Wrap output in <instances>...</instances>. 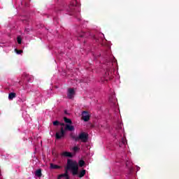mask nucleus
<instances>
[{
    "label": "nucleus",
    "mask_w": 179,
    "mask_h": 179,
    "mask_svg": "<svg viewBox=\"0 0 179 179\" xmlns=\"http://www.w3.org/2000/svg\"><path fill=\"white\" fill-rule=\"evenodd\" d=\"M77 4L78 1H76V0H73L69 6L68 12L69 15L71 16H76L77 10L79 11V8L76 6Z\"/></svg>",
    "instance_id": "obj_3"
},
{
    "label": "nucleus",
    "mask_w": 179,
    "mask_h": 179,
    "mask_svg": "<svg viewBox=\"0 0 179 179\" xmlns=\"http://www.w3.org/2000/svg\"><path fill=\"white\" fill-rule=\"evenodd\" d=\"M113 70L110 69H107L105 73L106 80H111V79H113Z\"/></svg>",
    "instance_id": "obj_5"
},
{
    "label": "nucleus",
    "mask_w": 179,
    "mask_h": 179,
    "mask_svg": "<svg viewBox=\"0 0 179 179\" xmlns=\"http://www.w3.org/2000/svg\"><path fill=\"white\" fill-rule=\"evenodd\" d=\"M79 149V148H78V147H76V146H75V147H73V150L74 151V152H78V150Z\"/></svg>",
    "instance_id": "obj_18"
},
{
    "label": "nucleus",
    "mask_w": 179,
    "mask_h": 179,
    "mask_svg": "<svg viewBox=\"0 0 179 179\" xmlns=\"http://www.w3.org/2000/svg\"><path fill=\"white\" fill-rule=\"evenodd\" d=\"M59 122L58 121V120H56V121H55V122H53V125L55 126V127H58V125H59Z\"/></svg>",
    "instance_id": "obj_17"
},
{
    "label": "nucleus",
    "mask_w": 179,
    "mask_h": 179,
    "mask_svg": "<svg viewBox=\"0 0 179 179\" xmlns=\"http://www.w3.org/2000/svg\"><path fill=\"white\" fill-rule=\"evenodd\" d=\"M75 95V90L72 88L69 89V92L67 94L68 99H73V96Z\"/></svg>",
    "instance_id": "obj_7"
},
{
    "label": "nucleus",
    "mask_w": 179,
    "mask_h": 179,
    "mask_svg": "<svg viewBox=\"0 0 179 179\" xmlns=\"http://www.w3.org/2000/svg\"><path fill=\"white\" fill-rule=\"evenodd\" d=\"M67 170H71L72 176H78L79 178H82L86 176V171L83 169L79 173V165L76 161H72V159L67 160L66 165Z\"/></svg>",
    "instance_id": "obj_1"
},
{
    "label": "nucleus",
    "mask_w": 179,
    "mask_h": 179,
    "mask_svg": "<svg viewBox=\"0 0 179 179\" xmlns=\"http://www.w3.org/2000/svg\"><path fill=\"white\" fill-rule=\"evenodd\" d=\"M80 37H83V35H80Z\"/></svg>",
    "instance_id": "obj_24"
},
{
    "label": "nucleus",
    "mask_w": 179,
    "mask_h": 179,
    "mask_svg": "<svg viewBox=\"0 0 179 179\" xmlns=\"http://www.w3.org/2000/svg\"><path fill=\"white\" fill-rule=\"evenodd\" d=\"M50 169H52L53 170H57L61 169L60 166L55 165L54 164H50Z\"/></svg>",
    "instance_id": "obj_13"
},
{
    "label": "nucleus",
    "mask_w": 179,
    "mask_h": 179,
    "mask_svg": "<svg viewBox=\"0 0 179 179\" xmlns=\"http://www.w3.org/2000/svg\"><path fill=\"white\" fill-rule=\"evenodd\" d=\"M82 120L85 121V122H87L90 120V113L88 111L84 110L82 113Z\"/></svg>",
    "instance_id": "obj_6"
},
{
    "label": "nucleus",
    "mask_w": 179,
    "mask_h": 179,
    "mask_svg": "<svg viewBox=\"0 0 179 179\" xmlns=\"http://www.w3.org/2000/svg\"><path fill=\"white\" fill-rule=\"evenodd\" d=\"M15 97H16V93H15V92H10L8 94L9 100H13V99H15Z\"/></svg>",
    "instance_id": "obj_11"
},
{
    "label": "nucleus",
    "mask_w": 179,
    "mask_h": 179,
    "mask_svg": "<svg viewBox=\"0 0 179 179\" xmlns=\"http://www.w3.org/2000/svg\"><path fill=\"white\" fill-rule=\"evenodd\" d=\"M78 164L80 167H83L85 166V161L83 159L79 160Z\"/></svg>",
    "instance_id": "obj_15"
},
{
    "label": "nucleus",
    "mask_w": 179,
    "mask_h": 179,
    "mask_svg": "<svg viewBox=\"0 0 179 179\" xmlns=\"http://www.w3.org/2000/svg\"><path fill=\"white\" fill-rule=\"evenodd\" d=\"M64 113H65V114H68V113L66 112V110L64 111Z\"/></svg>",
    "instance_id": "obj_23"
},
{
    "label": "nucleus",
    "mask_w": 179,
    "mask_h": 179,
    "mask_svg": "<svg viewBox=\"0 0 179 179\" xmlns=\"http://www.w3.org/2000/svg\"><path fill=\"white\" fill-rule=\"evenodd\" d=\"M68 170H69V169H67L66 167V171H65V173H64V174H66V176H69V174H68Z\"/></svg>",
    "instance_id": "obj_20"
},
{
    "label": "nucleus",
    "mask_w": 179,
    "mask_h": 179,
    "mask_svg": "<svg viewBox=\"0 0 179 179\" xmlns=\"http://www.w3.org/2000/svg\"><path fill=\"white\" fill-rule=\"evenodd\" d=\"M35 176H36V177H38L39 178L41 177V176H43L41 169H39L35 171Z\"/></svg>",
    "instance_id": "obj_10"
},
{
    "label": "nucleus",
    "mask_w": 179,
    "mask_h": 179,
    "mask_svg": "<svg viewBox=\"0 0 179 179\" xmlns=\"http://www.w3.org/2000/svg\"><path fill=\"white\" fill-rule=\"evenodd\" d=\"M0 176H1V170H0Z\"/></svg>",
    "instance_id": "obj_26"
},
{
    "label": "nucleus",
    "mask_w": 179,
    "mask_h": 179,
    "mask_svg": "<svg viewBox=\"0 0 179 179\" xmlns=\"http://www.w3.org/2000/svg\"><path fill=\"white\" fill-rule=\"evenodd\" d=\"M109 65H113V63L110 62Z\"/></svg>",
    "instance_id": "obj_25"
},
{
    "label": "nucleus",
    "mask_w": 179,
    "mask_h": 179,
    "mask_svg": "<svg viewBox=\"0 0 179 179\" xmlns=\"http://www.w3.org/2000/svg\"><path fill=\"white\" fill-rule=\"evenodd\" d=\"M64 131H75V127H73V125L69 124H66L65 127H64Z\"/></svg>",
    "instance_id": "obj_8"
},
{
    "label": "nucleus",
    "mask_w": 179,
    "mask_h": 179,
    "mask_svg": "<svg viewBox=\"0 0 179 179\" xmlns=\"http://www.w3.org/2000/svg\"><path fill=\"white\" fill-rule=\"evenodd\" d=\"M70 137L71 139H73V141H76V142L81 141V142H83L84 143H86V142H87V139H89V136L85 132H82L78 135V136H76L71 133L70 134Z\"/></svg>",
    "instance_id": "obj_2"
},
{
    "label": "nucleus",
    "mask_w": 179,
    "mask_h": 179,
    "mask_svg": "<svg viewBox=\"0 0 179 179\" xmlns=\"http://www.w3.org/2000/svg\"><path fill=\"white\" fill-rule=\"evenodd\" d=\"M17 41L18 44H22V38L20 36L17 37Z\"/></svg>",
    "instance_id": "obj_16"
},
{
    "label": "nucleus",
    "mask_w": 179,
    "mask_h": 179,
    "mask_svg": "<svg viewBox=\"0 0 179 179\" xmlns=\"http://www.w3.org/2000/svg\"><path fill=\"white\" fill-rule=\"evenodd\" d=\"M122 142H123L124 145H125V140H123Z\"/></svg>",
    "instance_id": "obj_22"
},
{
    "label": "nucleus",
    "mask_w": 179,
    "mask_h": 179,
    "mask_svg": "<svg viewBox=\"0 0 179 179\" xmlns=\"http://www.w3.org/2000/svg\"><path fill=\"white\" fill-rule=\"evenodd\" d=\"M65 137V130L64 127L60 128V131L56 132L55 138L57 140L62 139V138Z\"/></svg>",
    "instance_id": "obj_4"
},
{
    "label": "nucleus",
    "mask_w": 179,
    "mask_h": 179,
    "mask_svg": "<svg viewBox=\"0 0 179 179\" xmlns=\"http://www.w3.org/2000/svg\"><path fill=\"white\" fill-rule=\"evenodd\" d=\"M64 178L66 179H69V175H66L65 173L60 174L59 175L57 179Z\"/></svg>",
    "instance_id": "obj_12"
},
{
    "label": "nucleus",
    "mask_w": 179,
    "mask_h": 179,
    "mask_svg": "<svg viewBox=\"0 0 179 179\" xmlns=\"http://www.w3.org/2000/svg\"><path fill=\"white\" fill-rule=\"evenodd\" d=\"M59 125H61L62 127H65V123H60Z\"/></svg>",
    "instance_id": "obj_21"
},
{
    "label": "nucleus",
    "mask_w": 179,
    "mask_h": 179,
    "mask_svg": "<svg viewBox=\"0 0 179 179\" xmlns=\"http://www.w3.org/2000/svg\"><path fill=\"white\" fill-rule=\"evenodd\" d=\"M62 156H64V157H73V155H72L71 152H64L62 154Z\"/></svg>",
    "instance_id": "obj_9"
},
{
    "label": "nucleus",
    "mask_w": 179,
    "mask_h": 179,
    "mask_svg": "<svg viewBox=\"0 0 179 179\" xmlns=\"http://www.w3.org/2000/svg\"><path fill=\"white\" fill-rule=\"evenodd\" d=\"M15 51H16V52H17V54H20L21 52H23V50H17V49H15Z\"/></svg>",
    "instance_id": "obj_19"
},
{
    "label": "nucleus",
    "mask_w": 179,
    "mask_h": 179,
    "mask_svg": "<svg viewBox=\"0 0 179 179\" xmlns=\"http://www.w3.org/2000/svg\"><path fill=\"white\" fill-rule=\"evenodd\" d=\"M64 121L66 122V124H72V120L66 117H64Z\"/></svg>",
    "instance_id": "obj_14"
}]
</instances>
